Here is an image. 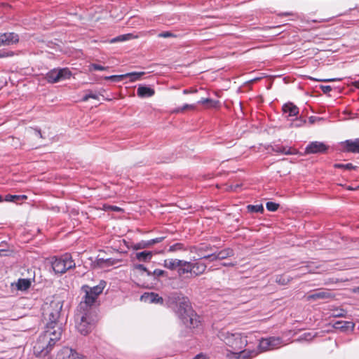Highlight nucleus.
Returning a JSON list of instances; mask_svg holds the SVG:
<instances>
[{
    "instance_id": "21",
    "label": "nucleus",
    "mask_w": 359,
    "mask_h": 359,
    "mask_svg": "<svg viewBox=\"0 0 359 359\" xmlns=\"http://www.w3.org/2000/svg\"><path fill=\"white\" fill-rule=\"evenodd\" d=\"M316 333L313 332H304L300 334L296 341L298 342H309L316 337Z\"/></svg>"
},
{
    "instance_id": "35",
    "label": "nucleus",
    "mask_w": 359,
    "mask_h": 359,
    "mask_svg": "<svg viewBox=\"0 0 359 359\" xmlns=\"http://www.w3.org/2000/svg\"><path fill=\"white\" fill-rule=\"evenodd\" d=\"M290 281V279L285 275H278L276 278V282L281 285H286Z\"/></svg>"
},
{
    "instance_id": "56",
    "label": "nucleus",
    "mask_w": 359,
    "mask_h": 359,
    "mask_svg": "<svg viewBox=\"0 0 359 359\" xmlns=\"http://www.w3.org/2000/svg\"><path fill=\"white\" fill-rule=\"evenodd\" d=\"M193 359H208V357L206 356V355L201 353L197 354L196 356L194 357Z\"/></svg>"
},
{
    "instance_id": "46",
    "label": "nucleus",
    "mask_w": 359,
    "mask_h": 359,
    "mask_svg": "<svg viewBox=\"0 0 359 359\" xmlns=\"http://www.w3.org/2000/svg\"><path fill=\"white\" fill-rule=\"evenodd\" d=\"M106 261H107L106 262V267L115 265V264H118L119 262H121V260H119V259H113V258H107V259H106Z\"/></svg>"
},
{
    "instance_id": "27",
    "label": "nucleus",
    "mask_w": 359,
    "mask_h": 359,
    "mask_svg": "<svg viewBox=\"0 0 359 359\" xmlns=\"http://www.w3.org/2000/svg\"><path fill=\"white\" fill-rule=\"evenodd\" d=\"M187 248L184 245V244L182 243H176L172 245H170L168 250V252H175L177 251H187Z\"/></svg>"
},
{
    "instance_id": "2",
    "label": "nucleus",
    "mask_w": 359,
    "mask_h": 359,
    "mask_svg": "<svg viewBox=\"0 0 359 359\" xmlns=\"http://www.w3.org/2000/svg\"><path fill=\"white\" fill-rule=\"evenodd\" d=\"M168 303L175 304V312L187 327L191 329L200 325V317L192 309L188 297L173 293L169 296Z\"/></svg>"
},
{
    "instance_id": "62",
    "label": "nucleus",
    "mask_w": 359,
    "mask_h": 359,
    "mask_svg": "<svg viewBox=\"0 0 359 359\" xmlns=\"http://www.w3.org/2000/svg\"><path fill=\"white\" fill-rule=\"evenodd\" d=\"M5 252H6V250H4V249H0V256L4 255V253Z\"/></svg>"
},
{
    "instance_id": "25",
    "label": "nucleus",
    "mask_w": 359,
    "mask_h": 359,
    "mask_svg": "<svg viewBox=\"0 0 359 359\" xmlns=\"http://www.w3.org/2000/svg\"><path fill=\"white\" fill-rule=\"evenodd\" d=\"M144 74L143 72H133L124 74L126 78H128L130 82H135L141 79V77Z\"/></svg>"
},
{
    "instance_id": "47",
    "label": "nucleus",
    "mask_w": 359,
    "mask_h": 359,
    "mask_svg": "<svg viewBox=\"0 0 359 359\" xmlns=\"http://www.w3.org/2000/svg\"><path fill=\"white\" fill-rule=\"evenodd\" d=\"M4 201L7 202H15L18 200V195L8 194L5 196Z\"/></svg>"
},
{
    "instance_id": "12",
    "label": "nucleus",
    "mask_w": 359,
    "mask_h": 359,
    "mask_svg": "<svg viewBox=\"0 0 359 359\" xmlns=\"http://www.w3.org/2000/svg\"><path fill=\"white\" fill-rule=\"evenodd\" d=\"M283 111L287 116H297L299 114V108L292 102H287L283 105Z\"/></svg>"
},
{
    "instance_id": "13",
    "label": "nucleus",
    "mask_w": 359,
    "mask_h": 359,
    "mask_svg": "<svg viewBox=\"0 0 359 359\" xmlns=\"http://www.w3.org/2000/svg\"><path fill=\"white\" fill-rule=\"evenodd\" d=\"M154 94V90L147 86H139L137 90V95L141 98L150 97Z\"/></svg>"
},
{
    "instance_id": "39",
    "label": "nucleus",
    "mask_w": 359,
    "mask_h": 359,
    "mask_svg": "<svg viewBox=\"0 0 359 359\" xmlns=\"http://www.w3.org/2000/svg\"><path fill=\"white\" fill-rule=\"evenodd\" d=\"M278 207H279V204L272 202V201H269L266 204V209L271 212L276 211L278 210Z\"/></svg>"
},
{
    "instance_id": "14",
    "label": "nucleus",
    "mask_w": 359,
    "mask_h": 359,
    "mask_svg": "<svg viewBox=\"0 0 359 359\" xmlns=\"http://www.w3.org/2000/svg\"><path fill=\"white\" fill-rule=\"evenodd\" d=\"M182 259H165L163 261V266L170 271L178 270L179 266L180 265Z\"/></svg>"
},
{
    "instance_id": "34",
    "label": "nucleus",
    "mask_w": 359,
    "mask_h": 359,
    "mask_svg": "<svg viewBox=\"0 0 359 359\" xmlns=\"http://www.w3.org/2000/svg\"><path fill=\"white\" fill-rule=\"evenodd\" d=\"M125 77L124 74H120V75H111V76H104L105 80H110L114 82H120Z\"/></svg>"
},
{
    "instance_id": "55",
    "label": "nucleus",
    "mask_w": 359,
    "mask_h": 359,
    "mask_svg": "<svg viewBox=\"0 0 359 359\" xmlns=\"http://www.w3.org/2000/svg\"><path fill=\"white\" fill-rule=\"evenodd\" d=\"M107 209L110 210L116 211V212H119L121 210V208L116 206V205H109Z\"/></svg>"
},
{
    "instance_id": "16",
    "label": "nucleus",
    "mask_w": 359,
    "mask_h": 359,
    "mask_svg": "<svg viewBox=\"0 0 359 359\" xmlns=\"http://www.w3.org/2000/svg\"><path fill=\"white\" fill-rule=\"evenodd\" d=\"M60 69H53L46 74V79L48 83H55L60 81Z\"/></svg>"
},
{
    "instance_id": "20",
    "label": "nucleus",
    "mask_w": 359,
    "mask_h": 359,
    "mask_svg": "<svg viewBox=\"0 0 359 359\" xmlns=\"http://www.w3.org/2000/svg\"><path fill=\"white\" fill-rule=\"evenodd\" d=\"M152 257L153 252L151 251H142L137 252L135 255V257L139 262H149Z\"/></svg>"
},
{
    "instance_id": "32",
    "label": "nucleus",
    "mask_w": 359,
    "mask_h": 359,
    "mask_svg": "<svg viewBox=\"0 0 359 359\" xmlns=\"http://www.w3.org/2000/svg\"><path fill=\"white\" fill-rule=\"evenodd\" d=\"M248 210L250 212H263L264 207L262 204L258 205H248L247 206Z\"/></svg>"
},
{
    "instance_id": "42",
    "label": "nucleus",
    "mask_w": 359,
    "mask_h": 359,
    "mask_svg": "<svg viewBox=\"0 0 359 359\" xmlns=\"http://www.w3.org/2000/svg\"><path fill=\"white\" fill-rule=\"evenodd\" d=\"M134 268L135 269H137V270L146 272L147 275L148 276H151V271H149L147 269V267L144 265L142 264H137L134 265Z\"/></svg>"
},
{
    "instance_id": "41",
    "label": "nucleus",
    "mask_w": 359,
    "mask_h": 359,
    "mask_svg": "<svg viewBox=\"0 0 359 359\" xmlns=\"http://www.w3.org/2000/svg\"><path fill=\"white\" fill-rule=\"evenodd\" d=\"M108 68V67H104L98 64H90L89 65V69L90 71L95 70V71H104L106 70Z\"/></svg>"
},
{
    "instance_id": "52",
    "label": "nucleus",
    "mask_w": 359,
    "mask_h": 359,
    "mask_svg": "<svg viewBox=\"0 0 359 359\" xmlns=\"http://www.w3.org/2000/svg\"><path fill=\"white\" fill-rule=\"evenodd\" d=\"M6 33H0V46H6Z\"/></svg>"
},
{
    "instance_id": "54",
    "label": "nucleus",
    "mask_w": 359,
    "mask_h": 359,
    "mask_svg": "<svg viewBox=\"0 0 359 359\" xmlns=\"http://www.w3.org/2000/svg\"><path fill=\"white\" fill-rule=\"evenodd\" d=\"M211 102H212V100L210 98H202L198 102V104H205L211 103Z\"/></svg>"
},
{
    "instance_id": "40",
    "label": "nucleus",
    "mask_w": 359,
    "mask_h": 359,
    "mask_svg": "<svg viewBox=\"0 0 359 359\" xmlns=\"http://www.w3.org/2000/svg\"><path fill=\"white\" fill-rule=\"evenodd\" d=\"M334 167L338 168H344L346 170H352V169L356 168V166L353 165L352 163H346V164H342V163L335 164Z\"/></svg>"
},
{
    "instance_id": "15",
    "label": "nucleus",
    "mask_w": 359,
    "mask_h": 359,
    "mask_svg": "<svg viewBox=\"0 0 359 359\" xmlns=\"http://www.w3.org/2000/svg\"><path fill=\"white\" fill-rule=\"evenodd\" d=\"M177 274L180 276H184L185 274H190L191 276V262L182 259L177 270Z\"/></svg>"
},
{
    "instance_id": "49",
    "label": "nucleus",
    "mask_w": 359,
    "mask_h": 359,
    "mask_svg": "<svg viewBox=\"0 0 359 359\" xmlns=\"http://www.w3.org/2000/svg\"><path fill=\"white\" fill-rule=\"evenodd\" d=\"M195 108L194 104H184L182 107L180 108H178L176 111L177 112L182 111L188 109H194Z\"/></svg>"
},
{
    "instance_id": "53",
    "label": "nucleus",
    "mask_w": 359,
    "mask_h": 359,
    "mask_svg": "<svg viewBox=\"0 0 359 359\" xmlns=\"http://www.w3.org/2000/svg\"><path fill=\"white\" fill-rule=\"evenodd\" d=\"M320 88L324 93H330L332 90L330 86H320Z\"/></svg>"
},
{
    "instance_id": "23",
    "label": "nucleus",
    "mask_w": 359,
    "mask_h": 359,
    "mask_svg": "<svg viewBox=\"0 0 359 359\" xmlns=\"http://www.w3.org/2000/svg\"><path fill=\"white\" fill-rule=\"evenodd\" d=\"M268 341L271 344V347L273 349L278 348L283 344V340L280 337H270L266 338Z\"/></svg>"
},
{
    "instance_id": "28",
    "label": "nucleus",
    "mask_w": 359,
    "mask_h": 359,
    "mask_svg": "<svg viewBox=\"0 0 359 359\" xmlns=\"http://www.w3.org/2000/svg\"><path fill=\"white\" fill-rule=\"evenodd\" d=\"M19 41V36L14 32L6 33V46L16 43Z\"/></svg>"
},
{
    "instance_id": "59",
    "label": "nucleus",
    "mask_w": 359,
    "mask_h": 359,
    "mask_svg": "<svg viewBox=\"0 0 359 359\" xmlns=\"http://www.w3.org/2000/svg\"><path fill=\"white\" fill-rule=\"evenodd\" d=\"M27 196L25 195H18V200H23V199H27Z\"/></svg>"
},
{
    "instance_id": "33",
    "label": "nucleus",
    "mask_w": 359,
    "mask_h": 359,
    "mask_svg": "<svg viewBox=\"0 0 359 359\" xmlns=\"http://www.w3.org/2000/svg\"><path fill=\"white\" fill-rule=\"evenodd\" d=\"M60 80L68 79L72 76V72L68 68L60 69Z\"/></svg>"
},
{
    "instance_id": "6",
    "label": "nucleus",
    "mask_w": 359,
    "mask_h": 359,
    "mask_svg": "<svg viewBox=\"0 0 359 359\" xmlns=\"http://www.w3.org/2000/svg\"><path fill=\"white\" fill-rule=\"evenodd\" d=\"M85 295L83 300L79 303L76 311L81 313H93V306L97 299L92 294H89L87 291H83Z\"/></svg>"
},
{
    "instance_id": "26",
    "label": "nucleus",
    "mask_w": 359,
    "mask_h": 359,
    "mask_svg": "<svg viewBox=\"0 0 359 359\" xmlns=\"http://www.w3.org/2000/svg\"><path fill=\"white\" fill-rule=\"evenodd\" d=\"M330 297V294L327 292H317L309 294L306 297L307 300H316L318 299H326Z\"/></svg>"
},
{
    "instance_id": "45",
    "label": "nucleus",
    "mask_w": 359,
    "mask_h": 359,
    "mask_svg": "<svg viewBox=\"0 0 359 359\" xmlns=\"http://www.w3.org/2000/svg\"><path fill=\"white\" fill-rule=\"evenodd\" d=\"M311 80L323 81V82H332V81H339L341 80L340 78H331V79H314L312 77L309 78Z\"/></svg>"
},
{
    "instance_id": "17",
    "label": "nucleus",
    "mask_w": 359,
    "mask_h": 359,
    "mask_svg": "<svg viewBox=\"0 0 359 359\" xmlns=\"http://www.w3.org/2000/svg\"><path fill=\"white\" fill-rule=\"evenodd\" d=\"M354 323L351 321H337L334 327L336 329H339L341 331H353L354 329Z\"/></svg>"
},
{
    "instance_id": "8",
    "label": "nucleus",
    "mask_w": 359,
    "mask_h": 359,
    "mask_svg": "<svg viewBox=\"0 0 359 359\" xmlns=\"http://www.w3.org/2000/svg\"><path fill=\"white\" fill-rule=\"evenodd\" d=\"M329 146L318 141L309 142L305 148V153L307 154H325L328 150Z\"/></svg>"
},
{
    "instance_id": "37",
    "label": "nucleus",
    "mask_w": 359,
    "mask_h": 359,
    "mask_svg": "<svg viewBox=\"0 0 359 359\" xmlns=\"http://www.w3.org/2000/svg\"><path fill=\"white\" fill-rule=\"evenodd\" d=\"M168 276V273L162 269H156L154 271L151 272V276H154L156 278L158 277H165Z\"/></svg>"
},
{
    "instance_id": "36",
    "label": "nucleus",
    "mask_w": 359,
    "mask_h": 359,
    "mask_svg": "<svg viewBox=\"0 0 359 359\" xmlns=\"http://www.w3.org/2000/svg\"><path fill=\"white\" fill-rule=\"evenodd\" d=\"M305 123L306 120L302 117H299L292 120L290 125L292 127L298 128L302 126Z\"/></svg>"
},
{
    "instance_id": "63",
    "label": "nucleus",
    "mask_w": 359,
    "mask_h": 359,
    "mask_svg": "<svg viewBox=\"0 0 359 359\" xmlns=\"http://www.w3.org/2000/svg\"><path fill=\"white\" fill-rule=\"evenodd\" d=\"M7 55H6V54H4V53H3V54H0V58H1V57H6V56H7Z\"/></svg>"
},
{
    "instance_id": "18",
    "label": "nucleus",
    "mask_w": 359,
    "mask_h": 359,
    "mask_svg": "<svg viewBox=\"0 0 359 359\" xmlns=\"http://www.w3.org/2000/svg\"><path fill=\"white\" fill-rule=\"evenodd\" d=\"M62 354L65 355L62 359H87L86 358L80 355L72 348H66L62 351Z\"/></svg>"
},
{
    "instance_id": "57",
    "label": "nucleus",
    "mask_w": 359,
    "mask_h": 359,
    "mask_svg": "<svg viewBox=\"0 0 359 359\" xmlns=\"http://www.w3.org/2000/svg\"><path fill=\"white\" fill-rule=\"evenodd\" d=\"M209 250V247H205V248H200L197 250V253L198 255L201 257V255H203L202 252L203 251H208Z\"/></svg>"
},
{
    "instance_id": "1",
    "label": "nucleus",
    "mask_w": 359,
    "mask_h": 359,
    "mask_svg": "<svg viewBox=\"0 0 359 359\" xmlns=\"http://www.w3.org/2000/svg\"><path fill=\"white\" fill-rule=\"evenodd\" d=\"M48 311V318L43 333L39 336L35 348L40 349L43 355H47L58 341L63 331V322L60 320L62 306L51 305Z\"/></svg>"
},
{
    "instance_id": "51",
    "label": "nucleus",
    "mask_w": 359,
    "mask_h": 359,
    "mask_svg": "<svg viewBox=\"0 0 359 359\" xmlns=\"http://www.w3.org/2000/svg\"><path fill=\"white\" fill-rule=\"evenodd\" d=\"M106 259L104 258H98L96 260V264L99 267L104 268L106 267Z\"/></svg>"
},
{
    "instance_id": "4",
    "label": "nucleus",
    "mask_w": 359,
    "mask_h": 359,
    "mask_svg": "<svg viewBox=\"0 0 359 359\" xmlns=\"http://www.w3.org/2000/svg\"><path fill=\"white\" fill-rule=\"evenodd\" d=\"M50 264L54 272L60 274L65 273L67 270L76 266L72 255L69 253L51 257Z\"/></svg>"
},
{
    "instance_id": "7",
    "label": "nucleus",
    "mask_w": 359,
    "mask_h": 359,
    "mask_svg": "<svg viewBox=\"0 0 359 359\" xmlns=\"http://www.w3.org/2000/svg\"><path fill=\"white\" fill-rule=\"evenodd\" d=\"M191 277H197L203 274L207 269V264L204 262L202 255L197 259L191 261Z\"/></svg>"
},
{
    "instance_id": "22",
    "label": "nucleus",
    "mask_w": 359,
    "mask_h": 359,
    "mask_svg": "<svg viewBox=\"0 0 359 359\" xmlns=\"http://www.w3.org/2000/svg\"><path fill=\"white\" fill-rule=\"evenodd\" d=\"M31 286V280L28 278H20L16 284L17 289L21 291L27 290Z\"/></svg>"
},
{
    "instance_id": "30",
    "label": "nucleus",
    "mask_w": 359,
    "mask_h": 359,
    "mask_svg": "<svg viewBox=\"0 0 359 359\" xmlns=\"http://www.w3.org/2000/svg\"><path fill=\"white\" fill-rule=\"evenodd\" d=\"M258 347L262 351L273 350L272 347H271L270 342L268 341L266 338H262L259 341Z\"/></svg>"
},
{
    "instance_id": "31",
    "label": "nucleus",
    "mask_w": 359,
    "mask_h": 359,
    "mask_svg": "<svg viewBox=\"0 0 359 359\" xmlns=\"http://www.w3.org/2000/svg\"><path fill=\"white\" fill-rule=\"evenodd\" d=\"M133 38V34H121L116 37H114L110 40V43H114L116 42H121V41H125L130 40Z\"/></svg>"
},
{
    "instance_id": "61",
    "label": "nucleus",
    "mask_w": 359,
    "mask_h": 359,
    "mask_svg": "<svg viewBox=\"0 0 359 359\" xmlns=\"http://www.w3.org/2000/svg\"><path fill=\"white\" fill-rule=\"evenodd\" d=\"M315 118H315L314 116H310V117H309V122H310L311 123H313L314 122V121H315Z\"/></svg>"
},
{
    "instance_id": "50",
    "label": "nucleus",
    "mask_w": 359,
    "mask_h": 359,
    "mask_svg": "<svg viewBox=\"0 0 359 359\" xmlns=\"http://www.w3.org/2000/svg\"><path fill=\"white\" fill-rule=\"evenodd\" d=\"M278 151L287 155L294 154V152L291 150V148H287L285 147H282Z\"/></svg>"
},
{
    "instance_id": "10",
    "label": "nucleus",
    "mask_w": 359,
    "mask_h": 359,
    "mask_svg": "<svg viewBox=\"0 0 359 359\" xmlns=\"http://www.w3.org/2000/svg\"><path fill=\"white\" fill-rule=\"evenodd\" d=\"M106 285L107 283L104 280H100L98 285L93 287L83 285L82 287V290L83 291H87L94 297L97 298V297L102 292L103 290L106 287Z\"/></svg>"
},
{
    "instance_id": "38",
    "label": "nucleus",
    "mask_w": 359,
    "mask_h": 359,
    "mask_svg": "<svg viewBox=\"0 0 359 359\" xmlns=\"http://www.w3.org/2000/svg\"><path fill=\"white\" fill-rule=\"evenodd\" d=\"M90 98L94 100H98L99 95L95 93H93L92 91L88 92L82 98V100L86 102L88 101Z\"/></svg>"
},
{
    "instance_id": "43",
    "label": "nucleus",
    "mask_w": 359,
    "mask_h": 359,
    "mask_svg": "<svg viewBox=\"0 0 359 359\" xmlns=\"http://www.w3.org/2000/svg\"><path fill=\"white\" fill-rule=\"evenodd\" d=\"M202 258H203V259H209L210 262H213L215 260L218 259L217 252L208 254V255H202Z\"/></svg>"
},
{
    "instance_id": "58",
    "label": "nucleus",
    "mask_w": 359,
    "mask_h": 359,
    "mask_svg": "<svg viewBox=\"0 0 359 359\" xmlns=\"http://www.w3.org/2000/svg\"><path fill=\"white\" fill-rule=\"evenodd\" d=\"M34 130L35 134L36 135H38L40 137H42L41 131V130L39 128H36Z\"/></svg>"
},
{
    "instance_id": "60",
    "label": "nucleus",
    "mask_w": 359,
    "mask_h": 359,
    "mask_svg": "<svg viewBox=\"0 0 359 359\" xmlns=\"http://www.w3.org/2000/svg\"><path fill=\"white\" fill-rule=\"evenodd\" d=\"M235 264L232 262H229V263H223L222 264V266H233Z\"/></svg>"
},
{
    "instance_id": "11",
    "label": "nucleus",
    "mask_w": 359,
    "mask_h": 359,
    "mask_svg": "<svg viewBox=\"0 0 359 359\" xmlns=\"http://www.w3.org/2000/svg\"><path fill=\"white\" fill-rule=\"evenodd\" d=\"M140 300L145 303H155L159 304H163V299L157 293L153 292H144L140 297Z\"/></svg>"
},
{
    "instance_id": "3",
    "label": "nucleus",
    "mask_w": 359,
    "mask_h": 359,
    "mask_svg": "<svg viewBox=\"0 0 359 359\" xmlns=\"http://www.w3.org/2000/svg\"><path fill=\"white\" fill-rule=\"evenodd\" d=\"M221 339L231 349L233 354L240 353L244 359L250 358L256 355L255 351L243 350L248 344L247 337L238 332H223L220 334Z\"/></svg>"
},
{
    "instance_id": "48",
    "label": "nucleus",
    "mask_w": 359,
    "mask_h": 359,
    "mask_svg": "<svg viewBox=\"0 0 359 359\" xmlns=\"http://www.w3.org/2000/svg\"><path fill=\"white\" fill-rule=\"evenodd\" d=\"M164 238H165V237L162 236V237H158L156 238L148 240L150 247L154 245L156 243H158L163 241L164 240Z\"/></svg>"
},
{
    "instance_id": "64",
    "label": "nucleus",
    "mask_w": 359,
    "mask_h": 359,
    "mask_svg": "<svg viewBox=\"0 0 359 359\" xmlns=\"http://www.w3.org/2000/svg\"><path fill=\"white\" fill-rule=\"evenodd\" d=\"M183 93L184 94H187L188 93V90H183Z\"/></svg>"
},
{
    "instance_id": "19",
    "label": "nucleus",
    "mask_w": 359,
    "mask_h": 359,
    "mask_svg": "<svg viewBox=\"0 0 359 359\" xmlns=\"http://www.w3.org/2000/svg\"><path fill=\"white\" fill-rule=\"evenodd\" d=\"M329 315L334 318L346 317L347 311L340 307H332L329 309Z\"/></svg>"
},
{
    "instance_id": "44",
    "label": "nucleus",
    "mask_w": 359,
    "mask_h": 359,
    "mask_svg": "<svg viewBox=\"0 0 359 359\" xmlns=\"http://www.w3.org/2000/svg\"><path fill=\"white\" fill-rule=\"evenodd\" d=\"M158 37L159 38H170V37H177V35L174 33L166 31V32H162L158 34Z\"/></svg>"
},
{
    "instance_id": "9",
    "label": "nucleus",
    "mask_w": 359,
    "mask_h": 359,
    "mask_svg": "<svg viewBox=\"0 0 359 359\" xmlns=\"http://www.w3.org/2000/svg\"><path fill=\"white\" fill-rule=\"evenodd\" d=\"M340 144L344 152L359 154V137L346 140L341 142Z\"/></svg>"
},
{
    "instance_id": "29",
    "label": "nucleus",
    "mask_w": 359,
    "mask_h": 359,
    "mask_svg": "<svg viewBox=\"0 0 359 359\" xmlns=\"http://www.w3.org/2000/svg\"><path fill=\"white\" fill-rule=\"evenodd\" d=\"M149 241H141L138 243H136L130 246V248H132L133 250H138L142 249H145L147 248H149Z\"/></svg>"
},
{
    "instance_id": "5",
    "label": "nucleus",
    "mask_w": 359,
    "mask_h": 359,
    "mask_svg": "<svg viewBox=\"0 0 359 359\" xmlns=\"http://www.w3.org/2000/svg\"><path fill=\"white\" fill-rule=\"evenodd\" d=\"M76 327L83 335L88 334L94 327V319L91 313L77 312L75 314Z\"/></svg>"
},
{
    "instance_id": "24",
    "label": "nucleus",
    "mask_w": 359,
    "mask_h": 359,
    "mask_svg": "<svg viewBox=\"0 0 359 359\" xmlns=\"http://www.w3.org/2000/svg\"><path fill=\"white\" fill-rule=\"evenodd\" d=\"M217 258L219 260L224 259L227 257H232L234 255L233 250L230 248H227L224 250H222L217 252Z\"/></svg>"
}]
</instances>
